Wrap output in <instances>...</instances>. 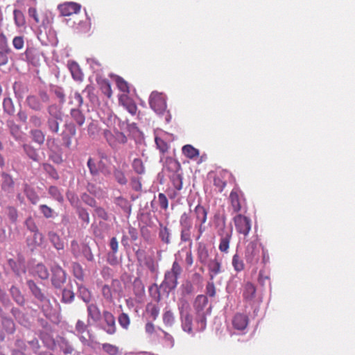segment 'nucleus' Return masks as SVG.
<instances>
[{
	"instance_id": "bf43d9fd",
	"label": "nucleus",
	"mask_w": 355,
	"mask_h": 355,
	"mask_svg": "<svg viewBox=\"0 0 355 355\" xmlns=\"http://www.w3.org/2000/svg\"><path fill=\"white\" fill-rule=\"evenodd\" d=\"M155 144L157 145V148L160 150L162 153H165L166 152L168 151V145L162 139L159 137H156Z\"/></svg>"
},
{
	"instance_id": "338daca9",
	"label": "nucleus",
	"mask_w": 355,
	"mask_h": 355,
	"mask_svg": "<svg viewBox=\"0 0 355 355\" xmlns=\"http://www.w3.org/2000/svg\"><path fill=\"white\" fill-rule=\"evenodd\" d=\"M80 296L85 302H89L91 299V295L89 291L85 287H80L79 288Z\"/></svg>"
},
{
	"instance_id": "bb28decb",
	"label": "nucleus",
	"mask_w": 355,
	"mask_h": 355,
	"mask_svg": "<svg viewBox=\"0 0 355 355\" xmlns=\"http://www.w3.org/2000/svg\"><path fill=\"white\" fill-rule=\"evenodd\" d=\"M30 135L34 142L38 144L39 145H42L44 144L45 141V135L41 130H31L30 131Z\"/></svg>"
},
{
	"instance_id": "ddd939ff",
	"label": "nucleus",
	"mask_w": 355,
	"mask_h": 355,
	"mask_svg": "<svg viewBox=\"0 0 355 355\" xmlns=\"http://www.w3.org/2000/svg\"><path fill=\"white\" fill-rule=\"evenodd\" d=\"M119 103L132 115H135L137 111V107L135 101L127 94H121L119 97Z\"/></svg>"
},
{
	"instance_id": "f8f14e48",
	"label": "nucleus",
	"mask_w": 355,
	"mask_h": 355,
	"mask_svg": "<svg viewBox=\"0 0 355 355\" xmlns=\"http://www.w3.org/2000/svg\"><path fill=\"white\" fill-rule=\"evenodd\" d=\"M80 5L74 2H67L58 6V9L62 16H70L73 14L79 12Z\"/></svg>"
},
{
	"instance_id": "79ce46f5",
	"label": "nucleus",
	"mask_w": 355,
	"mask_h": 355,
	"mask_svg": "<svg viewBox=\"0 0 355 355\" xmlns=\"http://www.w3.org/2000/svg\"><path fill=\"white\" fill-rule=\"evenodd\" d=\"M35 272L39 276V277L42 279H46L49 276V273L46 267L42 263H39L36 266Z\"/></svg>"
},
{
	"instance_id": "e2e57ef3",
	"label": "nucleus",
	"mask_w": 355,
	"mask_h": 355,
	"mask_svg": "<svg viewBox=\"0 0 355 355\" xmlns=\"http://www.w3.org/2000/svg\"><path fill=\"white\" fill-rule=\"evenodd\" d=\"M82 252L89 261H94V255L90 248L86 244H82Z\"/></svg>"
},
{
	"instance_id": "a18cd8bd",
	"label": "nucleus",
	"mask_w": 355,
	"mask_h": 355,
	"mask_svg": "<svg viewBox=\"0 0 355 355\" xmlns=\"http://www.w3.org/2000/svg\"><path fill=\"white\" fill-rule=\"evenodd\" d=\"M101 89L107 98H110L112 96L111 85L107 80H104L101 83Z\"/></svg>"
},
{
	"instance_id": "39448f33",
	"label": "nucleus",
	"mask_w": 355,
	"mask_h": 355,
	"mask_svg": "<svg viewBox=\"0 0 355 355\" xmlns=\"http://www.w3.org/2000/svg\"><path fill=\"white\" fill-rule=\"evenodd\" d=\"M236 232L244 236L248 235L251 230V219L241 214H237L233 218Z\"/></svg>"
},
{
	"instance_id": "c9c22d12",
	"label": "nucleus",
	"mask_w": 355,
	"mask_h": 355,
	"mask_svg": "<svg viewBox=\"0 0 355 355\" xmlns=\"http://www.w3.org/2000/svg\"><path fill=\"white\" fill-rule=\"evenodd\" d=\"M114 177L116 181L121 185H125L128 182V179L126 178L123 171L121 169L114 168L113 171Z\"/></svg>"
},
{
	"instance_id": "f704fd0d",
	"label": "nucleus",
	"mask_w": 355,
	"mask_h": 355,
	"mask_svg": "<svg viewBox=\"0 0 355 355\" xmlns=\"http://www.w3.org/2000/svg\"><path fill=\"white\" fill-rule=\"evenodd\" d=\"M1 323L3 329L8 334H12L15 332V324L12 319L3 318Z\"/></svg>"
},
{
	"instance_id": "0eeeda50",
	"label": "nucleus",
	"mask_w": 355,
	"mask_h": 355,
	"mask_svg": "<svg viewBox=\"0 0 355 355\" xmlns=\"http://www.w3.org/2000/svg\"><path fill=\"white\" fill-rule=\"evenodd\" d=\"M150 107L157 114H162L166 109L165 96L157 92H153L150 96Z\"/></svg>"
},
{
	"instance_id": "58836bf2",
	"label": "nucleus",
	"mask_w": 355,
	"mask_h": 355,
	"mask_svg": "<svg viewBox=\"0 0 355 355\" xmlns=\"http://www.w3.org/2000/svg\"><path fill=\"white\" fill-rule=\"evenodd\" d=\"M116 204L120 207L125 213H130L131 205L127 199L123 197H119L116 199Z\"/></svg>"
},
{
	"instance_id": "8fccbe9b",
	"label": "nucleus",
	"mask_w": 355,
	"mask_h": 355,
	"mask_svg": "<svg viewBox=\"0 0 355 355\" xmlns=\"http://www.w3.org/2000/svg\"><path fill=\"white\" fill-rule=\"evenodd\" d=\"M163 322L166 326H172L175 322L173 313L170 310H166L163 313Z\"/></svg>"
},
{
	"instance_id": "b1692460",
	"label": "nucleus",
	"mask_w": 355,
	"mask_h": 355,
	"mask_svg": "<svg viewBox=\"0 0 355 355\" xmlns=\"http://www.w3.org/2000/svg\"><path fill=\"white\" fill-rule=\"evenodd\" d=\"M159 237L161 241L166 244L171 243L170 230L168 227L164 226L162 223H159Z\"/></svg>"
},
{
	"instance_id": "680f3d73",
	"label": "nucleus",
	"mask_w": 355,
	"mask_h": 355,
	"mask_svg": "<svg viewBox=\"0 0 355 355\" xmlns=\"http://www.w3.org/2000/svg\"><path fill=\"white\" fill-rule=\"evenodd\" d=\"M71 250L73 254L77 257L81 254L82 245H79L76 241L73 240L71 242Z\"/></svg>"
},
{
	"instance_id": "37998d69",
	"label": "nucleus",
	"mask_w": 355,
	"mask_h": 355,
	"mask_svg": "<svg viewBox=\"0 0 355 355\" xmlns=\"http://www.w3.org/2000/svg\"><path fill=\"white\" fill-rule=\"evenodd\" d=\"M116 83L118 89L127 94L130 93V87L128 83L121 77H117L116 79Z\"/></svg>"
},
{
	"instance_id": "a878e982",
	"label": "nucleus",
	"mask_w": 355,
	"mask_h": 355,
	"mask_svg": "<svg viewBox=\"0 0 355 355\" xmlns=\"http://www.w3.org/2000/svg\"><path fill=\"white\" fill-rule=\"evenodd\" d=\"M1 177L3 181L1 184L2 189L5 191L12 190L15 184L12 178L6 173H3Z\"/></svg>"
},
{
	"instance_id": "412c9836",
	"label": "nucleus",
	"mask_w": 355,
	"mask_h": 355,
	"mask_svg": "<svg viewBox=\"0 0 355 355\" xmlns=\"http://www.w3.org/2000/svg\"><path fill=\"white\" fill-rule=\"evenodd\" d=\"M194 214L198 223H206L208 213L203 206L198 204L194 209Z\"/></svg>"
},
{
	"instance_id": "1a4fd4ad",
	"label": "nucleus",
	"mask_w": 355,
	"mask_h": 355,
	"mask_svg": "<svg viewBox=\"0 0 355 355\" xmlns=\"http://www.w3.org/2000/svg\"><path fill=\"white\" fill-rule=\"evenodd\" d=\"M260 250L257 244L254 242H250L246 247L245 258L248 263L251 265L256 264L259 260Z\"/></svg>"
},
{
	"instance_id": "aec40b11",
	"label": "nucleus",
	"mask_w": 355,
	"mask_h": 355,
	"mask_svg": "<svg viewBox=\"0 0 355 355\" xmlns=\"http://www.w3.org/2000/svg\"><path fill=\"white\" fill-rule=\"evenodd\" d=\"M69 69L71 73L73 78L76 81H82L83 79V73L80 66L76 62H69L68 63Z\"/></svg>"
},
{
	"instance_id": "49530a36",
	"label": "nucleus",
	"mask_w": 355,
	"mask_h": 355,
	"mask_svg": "<svg viewBox=\"0 0 355 355\" xmlns=\"http://www.w3.org/2000/svg\"><path fill=\"white\" fill-rule=\"evenodd\" d=\"M15 24L18 26H23L25 23V17L23 12L19 10H15L13 12Z\"/></svg>"
},
{
	"instance_id": "c85d7f7f",
	"label": "nucleus",
	"mask_w": 355,
	"mask_h": 355,
	"mask_svg": "<svg viewBox=\"0 0 355 355\" xmlns=\"http://www.w3.org/2000/svg\"><path fill=\"white\" fill-rule=\"evenodd\" d=\"M232 264L234 270L237 272L243 271L245 268L243 260L237 253L234 254L232 257Z\"/></svg>"
},
{
	"instance_id": "3c124183",
	"label": "nucleus",
	"mask_w": 355,
	"mask_h": 355,
	"mask_svg": "<svg viewBox=\"0 0 355 355\" xmlns=\"http://www.w3.org/2000/svg\"><path fill=\"white\" fill-rule=\"evenodd\" d=\"M132 168L138 174H143L145 171L144 163L141 159L136 158L132 162Z\"/></svg>"
},
{
	"instance_id": "0e129e2a",
	"label": "nucleus",
	"mask_w": 355,
	"mask_h": 355,
	"mask_svg": "<svg viewBox=\"0 0 355 355\" xmlns=\"http://www.w3.org/2000/svg\"><path fill=\"white\" fill-rule=\"evenodd\" d=\"M102 294L103 297L108 300L112 302L113 300L112 292L111 288L108 285H104L102 288Z\"/></svg>"
},
{
	"instance_id": "052dcab7",
	"label": "nucleus",
	"mask_w": 355,
	"mask_h": 355,
	"mask_svg": "<svg viewBox=\"0 0 355 355\" xmlns=\"http://www.w3.org/2000/svg\"><path fill=\"white\" fill-rule=\"evenodd\" d=\"M10 292L15 298V301L19 304H22L24 302L23 296L21 295L19 289L15 286H12L10 288Z\"/></svg>"
},
{
	"instance_id": "4c0bfd02",
	"label": "nucleus",
	"mask_w": 355,
	"mask_h": 355,
	"mask_svg": "<svg viewBox=\"0 0 355 355\" xmlns=\"http://www.w3.org/2000/svg\"><path fill=\"white\" fill-rule=\"evenodd\" d=\"M118 322L123 329L128 330L130 325V318L128 313H121L118 316Z\"/></svg>"
},
{
	"instance_id": "7ed1b4c3",
	"label": "nucleus",
	"mask_w": 355,
	"mask_h": 355,
	"mask_svg": "<svg viewBox=\"0 0 355 355\" xmlns=\"http://www.w3.org/2000/svg\"><path fill=\"white\" fill-rule=\"evenodd\" d=\"M217 234L220 236L218 249L224 254H227L230 250V242L232 237V230L227 229L225 222L218 227Z\"/></svg>"
},
{
	"instance_id": "6e6552de",
	"label": "nucleus",
	"mask_w": 355,
	"mask_h": 355,
	"mask_svg": "<svg viewBox=\"0 0 355 355\" xmlns=\"http://www.w3.org/2000/svg\"><path fill=\"white\" fill-rule=\"evenodd\" d=\"M103 134L107 142L112 148H116L119 144H125L127 141L125 135L118 130H115L112 132L110 130L106 129L103 130Z\"/></svg>"
},
{
	"instance_id": "cd10ccee",
	"label": "nucleus",
	"mask_w": 355,
	"mask_h": 355,
	"mask_svg": "<svg viewBox=\"0 0 355 355\" xmlns=\"http://www.w3.org/2000/svg\"><path fill=\"white\" fill-rule=\"evenodd\" d=\"M48 236L51 243L57 250H62L64 248V242L60 239V236L56 233L53 232H49Z\"/></svg>"
},
{
	"instance_id": "09e8293b",
	"label": "nucleus",
	"mask_w": 355,
	"mask_h": 355,
	"mask_svg": "<svg viewBox=\"0 0 355 355\" xmlns=\"http://www.w3.org/2000/svg\"><path fill=\"white\" fill-rule=\"evenodd\" d=\"M144 265L152 273H155L157 270L158 265L153 257H146Z\"/></svg>"
},
{
	"instance_id": "7c9ffc66",
	"label": "nucleus",
	"mask_w": 355,
	"mask_h": 355,
	"mask_svg": "<svg viewBox=\"0 0 355 355\" xmlns=\"http://www.w3.org/2000/svg\"><path fill=\"white\" fill-rule=\"evenodd\" d=\"M88 317L92 318L94 321H97L101 317V313L98 308L94 304L87 306Z\"/></svg>"
},
{
	"instance_id": "423d86ee",
	"label": "nucleus",
	"mask_w": 355,
	"mask_h": 355,
	"mask_svg": "<svg viewBox=\"0 0 355 355\" xmlns=\"http://www.w3.org/2000/svg\"><path fill=\"white\" fill-rule=\"evenodd\" d=\"M207 303V297L204 295H198L194 302L193 306L198 315L197 320L198 322L200 323V328L202 329H205L206 325V317L203 311Z\"/></svg>"
},
{
	"instance_id": "c03bdc74",
	"label": "nucleus",
	"mask_w": 355,
	"mask_h": 355,
	"mask_svg": "<svg viewBox=\"0 0 355 355\" xmlns=\"http://www.w3.org/2000/svg\"><path fill=\"white\" fill-rule=\"evenodd\" d=\"M102 349L109 355H118L119 354V348L110 343H103L102 345Z\"/></svg>"
},
{
	"instance_id": "13d9d810",
	"label": "nucleus",
	"mask_w": 355,
	"mask_h": 355,
	"mask_svg": "<svg viewBox=\"0 0 355 355\" xmlns=\"http://www.w3.org/2000/svg\"><path fill=\"white\" fill-rule=\"evenodd\" d=\"M74 293L70 289L64 288L62 291V301L65 303H70L73 300Z\"/></svg>"
},
{
	"instance_id": "5fc2aeb1",
	"label": "nucleus",
	"mask_w": 355,
	"mask_h": 355,
	"mask_svg": "<svg viewBox=\"0 0 355 355\" xmlns=\"http://www.w3.org/2000/svg\"><path fill=\"white\" fill-rule=\"evenodd\" d=\"M198 256L199 261L202 263H205L209 257V251L205 246L199 248L198 250Z\"/></svg>"
},
{
	"instance_id": "4468645a",
	"label": "nucleus",
	"mask_w": 355,
	"mask_h": 355,
	"mask_svg": "<svg viewBox=\"0 0 355 355\" xmlns=\"http://www.w3.org/2000/svg\"><path fill=\"white\" fill-rule=\"evenodd\" d=\"M68 133L63 132L62 134L64 146L69 148L72 144V137L76 135V128L73 123L66 125Z\"/></svg>"
},
{
	"instance_id": "864d4df0",
	"label": "nucleus",
	"mask_w": 355,
	"mask_h": 355,
	"mask_svg": "<svg viewBox=\"0 0 355 355\" xmlns=\"http://www.w3.org/2000/svg\"><path fill=\"white\" fill-rule=\"evenodd\" d=\"M60 347L64 354H71L74 351L73 346L65 339L62 340Z\"/></svg>"
},
{
	"instance_id": "9d476101",
	"label": "nucleus",
	"mask_w": 355,
	"mask_h": 355,
	"mask_svg": "<svg viewBox=\"0 0 355 355\" xmlns=\"http://www.w3.org/2000/svg\"><path fill=\"white\" fill-rule=\"evenodd\" d=\"M52 284L56 288H60L66 281V273L59 266L52 268Z\"/></svg>"
},
{
	"instance_id": "4d7b16f0",
	"label": "nucleus",
	"mask_w": 355,
	"mask_h": 355,
	"mask_svg": "<svg viewBox=\"0 0 355 355\" xmlns=\"http://www.w3.org/2000/svg\"><path fill=\"white\" fill-rule=\"evenodd\" d=\"M87 165L92 175L96 176L98 175V168L92 158H89Z\"/></svg>"
},
{
	"instance_id": "e433bc0d",
	"label": "nucleus",
	"mask_w": 355,
	"mask_h": 355,
	"mask_svg": "<svg viewBox=\"0 0 355 355\" xmlns=\"http://www.w3.org/2000/svg\"><path fill=\"white\" fill-rule=\"evenodd\" d=\"M24 193L28 200L34 205L37 204L39 201V196L37 193L31 189L27 184H25Z\"/></svg>"
},
{
	"instance_id": "2f4dec72",
	"label": "nucleus",
	"mask_w": 355,
	"mask_h": 355,
	"mask_svg": "<svg viewBox=\"0 0 355 355\" xmlns=\"http://www.w3.org/2000/svg\"><path fill=\"white\" fill-rule=\"evenodd\" d=\"M23 148L27 156L35 162H38L39 155L35 148L29 144H24Z\"/></svg>"
},
{
	"instance_id": "473e14b6",
	"label": "nucleus",
	"mask_w": 355,
	"mask_h": 355,
	"mask_svg": "<svg viewBox=\"0 0 355 355\" xmlns=\"http://www.w3.org/2000/svg\"><path fill=\"white\" fill-rule=\"evenodd\" d=\"M47 111L49 114V118H56V119L62 118V113L61 111V108L59 107V106L55 104L49 105L47 108Z\"/></svg>"
},
{
	"instance_id": "f3484780",
	"label": "nucleus",
	"mask_w": 355,
	"mask_h": 355,
	"mask_svg": "<svg viewBox=\"0 0 355 355\" xmlns=\"http://www.w3.org/2000/svg\"><path fill=\"white\" fill-rule=\"evenodd\" d=\"M207 267L211 281H213L214 277L222 272L221 263L216 258L209 261Z\"/></svg>"
},
{
	"instance_id": "a19ab883",
	"label": "nucleus",
	"mask_w": 355,
	"mask_h": 355,
	"mask_svg": "<svg viewBox=\"0 0 355 355\" xmlns=\"http://www.w3.org/2000/svg\"><path fill=\"white\" fill-rule=\"evenodd\" d=\"M28 284L35 297L41 301L44 299V295L40 288L33 281H28Z\"/></svg>"
},
{
	"instance_id": "dca6fc26",
	"label": "nucleus",
	"mask_w": 355,
	"mask_h": 355,
	"mask_svg": "<svg viewBox=\"0 0 355 355\" xmlns=\"http://www.w3.org/2000/svg\"><path fill=\"white\" fill-rule=\"evenodd\" d=\"M229 175L228 171H222L219 172L214 178V185L218 189V191L221 193L227 185L226 178Z\"/></svg>"
},
{
	"instance_id": "f257e3e1",
	"label": "nucleus",
	"mask_w": 355,
	"mask_h": 355,
	"mask_svg": "<svg viewBox=\"0 0 355 355\" xmlns=\"http://www.w3.org/2000/svg\"><path fill=\"white\" fill-rule=\"evenodd\" d=\"M181 272L182 268L180 264L177 261H174L171 269L166 272L164 279L160 284L159 287L156 284L150 287V292H152V291L155 289V293L157 294V296L154 297L157 302L161 300L159 289H163L164 291L166 293H169L172 290L175 289L178 285V279L181 274Z\"/></svg>"
},
{
	"instance_id": "4be33fe9",
	"label": "nucleus",
	"mask_w": 355,
	"mask_h": 355,
	"mask_svg": "<svg viewBox=\"0 0 355 355\" xmlns=\"http://www.w3.org/2000/svg\"><path fill=\"white\" fill-rule=\"evenodd\" d=\"M183 155L189 159H193L199 156V150L190 144L184 145L182 147Z\"/></svg>"
},
{
	"instance_id": "603ef678",
	"label": "nucleus",
	"mask_w": 355,
	"mask_h": 355,
	"mask_svg": "<svg viewBox=\"0 0 355 355\" xmlns=\"http://www.w3.org/2000/svg\"><path fill=\"white\" fill-rule=\"evenodd\" d=\"M49 193L58 202H62L64 200L62 193L57 187L51 186L49 188Z\"/></svg>"
},
{
	"instance_id": "f03ea898",
	"label": "nucleus",
	"mask_w": 355,
	"mask_h": 355,
	"mask_svg": "<svg viewBox=\"0 0 355 355\" xmlns=\"http://www.w3.org/2000/svg\"><path fill=\"white\" fill-rule=\"evenodd\" d=\"M228 202L230 203L229 210L232 214H245L248 211L246 198L243 192L237 187H234L230 192Z\"/></svg>"
},
{
	"instance_id": "9b49d317",
	"label": "nucleus",
	"mask_w": 355,
	"mask_h": 355,
	"mask_svg": "<svg viewBox=\"0 0 355 355\" xmlns=\"http://www.w3.org/2000/svg\"><path fill=\"white\" fill-rule=\"evenodd\" d=\"M103 318L105 325L104 330L110 335H112L116 331V327L115 322V318L114 315L107 311H105L103 313Z\"/></svg>"
},
{
	"instance_id": "5701e85b",
	"label": "nucleus",
	"mask_w": 355,
	"mask_h": 355,
	"mask_svg": "<svg viewBox=\"0 0 355 355\" xmlns=\"http://www.w3.org/2000/svg\"><path fill=\"white\" fill-rule=\"evenodd\" d=\"M70 114L72 119L78 126H82L85 123V116L82 111L79 109H71Z\"/></svg>"
},
{
	"instance_id": "69168bd1",
	"label": "nucleus",
	"mask_w": 355,
	"mask_h": 355,
	"mask_svg": "<svg viewBox=\"0 0 355 355\" xmlns=\"http://www.w3.org/2000/svg\"><path fill=\"white\" fill-rule=\"evenodd\" d=\"M158 202H159V206L162 209H163L164 210H166L168 209V201L166 196L164 193H159Z\"/></svg>"
},
{
	"instance_id": "c756f323",
	"label": "nucleus",
	"mask_w": 355,
	"mask_h": 355,
	"mask_svg": "<svg viewBox=\"0 0 355 355\" xmlns=\"http://www.w3.org/2000/svg\"><path fill=\"white\" fill-rule=\"evenodd\" d=\"M28 105L35 111H40L42 108L40 100L35 96H30L26 98Z\"/></svg>"
},
{
	"instance_id": "774afa93",
	"label": "nucleus",
	"mask_w": 355,
	"mask_h": 355,
	"mask_svg": "<svg viewBox=\"0 0 355 355\" xmlns=\"http://www.w3.org/2000/svg\"><path fill=\"white\" fill-rule=\"evenodd\" d=\"M40 209L46 218H51L53 216V211L51 207H48L47 205H40Z\"/></svg>"
},
{
	"instance_id": "20e7f679",
	"label": "nucleus",
	"mask_w": 355,
	"mask_h": 355,
	"mask_svg": "<svg viewBox=\"0 0 355 355\" xmlns=\"http://www.w3.org/2000/svg\"><path fill=\"white\" fill-rule=\"evenodd\" d=\"M181 227L180 239L182 242L191 241L192 221L189 214L183 213L180 219Z\"/></svg>"
},
{
	"instance_id": "72a5a7b5",
	"label": "nucleus",
	"mask_w": 355,
	"mask_h": 355,
	"mask_svg": "<svg viewBox=\"0 0 355 355\" xmlns=\"http://www.w3.org/2000/svg\"><path fill=\"white\" fill-rule=\"evenodd\" d=\"M146 310L153 320H155L158 318L159 313V308L157 305L153 303H148Z\"/></svg>"
},
{
	"instance_id": "a211bd4d",
	"label": "nucleus",
	"mask_w": 355,
	"mask_h": 355,
	"mask_svg": "<svg viewBox=\"0 0 355 355\" xmlns=\"http://www.w3.org/2000/svg\"><path fill=\"white\" fill-rule=\"evenodd\" d=\"M256 293V287L251 282H247L244 284L243 288V297L245 301H252Z\"/></svg>"
},
{
	"instance_id": "393cba45",
	"label": "nucleus",
	"mask_w": 355,
	"mask_h": 355,
	"mask_svg": "<svg viewBox=\"0 0 355 355\" xmlns=\"http://www.w3.org/2000/svg\"><path fill=\"white\" fill-rule=\"evenodd\" d=\"M62 121V118H48L47 127L49 131L53 134H57L60 130V123Z\"/></svg>"
},
{
	"instance_id": "2eb2a0df",
	"label": "nucleus",
	"mask_w": 355,
	"mask_h": 355,
	"mask_svg": "<svg viewBox=\"0 0 355 355\" xmlns=\"http://www.w3.org/2000/svg\"><path fill=\"white\" fill-rule=\"evenodd\" d=\"M248 317L242 313H236L232 319V325L237 330H244L248 324Z\"/></svg>"
},
{
	"instance_id": "6e6d98bb",
	"label": "nucleus",
	"mask_w": 355,
	"mask_h": 355,
	"mask_svg": "<svg viewBox=\"0 0 355 355\" xmlns=\"http://www.w3.org/2000/svg\"><path fill=\"white\" fill-rule=\"evenodd\" d=\"M72 269L74 276L78 279H83L84 277L83 269L78 263L72 264Z\"/></svg>"
},
{
	"instance_id": "6ab92c4d",
	"label": "nucleus",
	"mask_w": 355,
	"mask_h": 355,
	"mask_svg": "<svg viewBox=\"0 0 355 355\" xmlns=\"http://www.w3.org/2000/svg\"><path fill=\"white\" fill-rule=\"evenodd\" d=\"M182 327L184 331L192 333V317L188 312L180 311Z\"/></svg>"
},
{
	"instance_id": "de8ad7c7",
	"label": "nucleus",
	"mask_w": 355,
	"mask_h": 355,
	"mask_svg": "<svg viewBox=\"0 0 355 355\" xmlns=\"http://www.w3.org/2000/svg\"><path fill=\"white\" fill-rule=\"evenodd\" d=\"M166 167L170 171L177 172L180 169L181 166L178 161L170 158L166 160Z\"/></svg>"
},
{
	"instance_id": "ea45409f",
	"label": "nucleus",
	"mask_w": 355,
	"mask_h": 355,
	"mask_svg": "<svg viewBox=\"0 0 355 355\" xmlns=\"http://www.w3.org/2000/svg\"><path fill=\"white\" fill-rule=\"evenodd\" d=\"M4 111L9 115H13L15 112L14 103L10 98H6L3 102Z\"/></svg>"
}]
</instances>
